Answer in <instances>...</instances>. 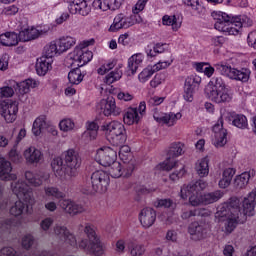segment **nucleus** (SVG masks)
Returning a JSON list of instances; mask_svg holds the SVG:
<instances>
[{"instance_id": "obj_1", "label": "nucleus", "mask_w": 256, "mask_h": 256, "mask_svg": "<svg viewBox=\"0 0 256 256\" xmlns=\"http://www.w3.org/2000/svg\"><path fill=\"white\" fill-rule=\"evenodd\" d=\"M78 230L84 231L87 239H82L77 243V238L75 235H73V233H71L67 227L61 225H56L54 227V235L57 237V239L63 243H66V245H70L71 247L78 246L79 249H82V251L88 255L101 256L105 253L103 243H101L99 236H97L94 225L86 223L85 226H83V224H80L78 226Z\"/></svg>"}, {"instance_id": "obj_2", "label": "nucleus", "mask_w": 256, "mask_h": 256, "mask_svg": "<svg viewBox=\"0 0 256 256\" xmlns=\"http://www.w3.org/2000/svg\"><path fill=\"white\" fill-rule=\"evenodd\" d=\"M95 43L94 39L83 41L76 46L74 51L70 53L69 60L70 65H76L77 68L72 69L68 73V81L72 85H79L81 81H83V73L81 72L80 67L87 65L91 59H93V52L89 50V45H93Z\"/></svg>"}, {"instance_id": "obj_3", "label": "nucleus", "mask_w": 256, "mask_h": 256, "mask_svg": "<svg viewBox=\"0 0 256 256\" xmlns=\"http://www.w3.org/2000/svg\"><path fill=\"white\" fill-rule=\"evenodd\" d=\"M215 217L218 221H226V232L233 233L237 225L241 223L239 219L241 217V210H239L237 197H231L228 202L219 205Z\"/></svg>"}, {"instance_id": "obj_4", "label": "nucleus", "mask_w": 256, "mask_h": 256, "mask_svg": "<svg viewBox=\"0 0 256 256\" xmlns=\"http://www.w3.org/2000/svg\"><path fill=\"white\" fill-rule=\"evenodd\" d=\"M205 95L214 103H230L233 95L229 93V88L225 80L220 76L212 77L205 88Z\"/></svg>"}, {"instance_id": "obj_5", "label": "nucleus", "mask_w": 256, "mask_h": 256, "mask_svg": "<svg viewBox=\"0 0 256 256\" xmlns=\"http://www.w3.org/2000/svg\"><path fill=\"white\" fill-rule=\"evenodd\" d=\"M44 195L48 199H56L59 201L61 209H63L69 215H78V213H83L85 211V207H83V205L73 202L69 199H65V193L60 191L58 187H44Z\"/></svg>"}, {"instance_id": "obj_6", "label": "nucleus", "mask_w": 256, "mask_h": 256, "mask_svg": "<svg viewBox=\"0 0 256 256\" xmlns=\"http://www.w3.org/2000/svg\"><path fill=\"white\" fill-rule=\"evenodd\" d=\"M101 129L102 131H106L107 141L114 147H121L127 142V130L121 122L112 121L105 123Z\"/></svg>"}, {"instance_id": "obj_7", "label": "nucleus", "mask_w": 256, "mask_h": 256, "mask_svg": "<svg viewBox=\"0 0 256 256\" xmlns=\"http://www.w3.org/2000/svg\"><path fill=\"white\" fill-rule=\"evenodd\" d=\"M212 17L215 19L214 27L217 31L227 33L229 35H239L241 31V22L237 19L224 12H214Z\"/></svg>"}, {"instance_id": "obj_8", "label": "nucleus", "mask_w": 256, "mask_h": 256, "mask_svg": "<svg viewBox=\"0 0 256 256\" xmlns=\"http://www.w3.org/2000/svg\"><path fill=\"white\" fill-rule=\"evenodd\" d=\"M207 189V182L205 180H198L196 182H191L189 185H184L180 190V197L184 201L188 199L193 207L201 205L203 203L201 196V191Z\"/></svg>"}, {"instance_id": "obj_9", "label": "nucleus", "mask_w": 256, "mask_h": 256, "mask_svg": "<svg viewBox=\"0 0 256 256\" xmlns=\"http://www.w3.org/2000/svg\"><path fill=\"white\" fill-rule=\"evenodd\" d=\"M216 71H219L221 75L228 77L229 79H233L234 81H241L242 83H247L249 78L251 77V70L248 68H233L229 64L226 63H218L215 64Z\"/></svg>"}, {"instance_id": "obj_10", "label": "nucleus", "mask_w": 256, "mask_h": 256, "mask_svg": "<svg viewBox=\"0 0 256 256\" xmlns=\"http://www.w3.org/2000/svg\"><path fill=\"white\" fill-rule=\"evenodd\" d=\"M183 149H185V144L181 142L172 143L168 150L166 160L156 166V169L171 171V169L179 167V162L175 159H177V157H181L182 153H185Z\"/></svg>"}, {"instance_id": "obj_11", "label": "nucleus", "mask_w": 256, "mask_h": 256, "mask_svg": "<svg viewBox=\"0 0 256 256\" xmlns=\"http://www.w3.org/2000/svg\"><path fill=\"white\" fill-rule=\"evenodd\" d=\"M88 183L91 185V188L88 189L89 193H105L109 187V183H111V178L107 172L97 170L92 173Z\"/></svg>"}, {"instance_id": "obj_12", "label": "nucleus", "mask_w": 256, "mask_h": 256, "mask_svg": "<svg viewBox=\"0 0 256 256\" xmlns=\"http://www.w3.org/2000/svg\"><path fill=\"white\" fill-rule=\"evenodd\" d=\"M137 163L135 159H131L128 162H124L123 169L121 168V163L119 162H113L109 167V175L113 177L114 179H119V177H131L133 175V171H135Z\"/></svg>"}, {"instance_id": "obj_13", "label": "nucleus", "mask_w": 256, "mask_h": 256, "mask_svg": "<svg viewBox=\"0 0 256 256\" xmlns=\"http://www.w3.org/2000/svg\"><path fill=\"white\" fill-rule=\"evenodd\" d=\"M64 163L68 171L69 179H73L77 175V169L81 167V156L73 149L64 152Z\"/></svg>"}, {"instance_id": "obj_14", "label": "nucleus", "mask_w": 256, "mask_h": 256, "mask_svg": "<svg viewBox=\"0 0 256 256\" xmlns=\"http://www.w3.org/2000/svg\"><path fill=\"white\" fill-rule=\"evenodd\" d=\"M11 187L14 195L17 196L18 199H22V201H25L28 205L35 203L33 190H31V187L25 181L13 182Z\"/></svg>"}, {"instance_id": "obj_15", "label": "nucleus", "mask_w": 256, "mask_h": 256, "mask_svg": "<svg viewBox=\"0 0 256 256\" xmlns=\"http://www.w3.org/2000/svg\"><path fill=\"white\" fill-rule=\"evenodd\" d=\"M136 23H139V20H137V15L127 16L121 13L115 16L109 31L110 33H117V31L121 29H129V27H133V25H136Z\"/></svg>"}, {"instance_id": "obj_16", "label": "nucleus", "mask_w": 256, "mask_h": 256, "mask_svg": "<svg viewBox=\"0 0 256 256\" xmlns=\"http://www.w3.org/2000/svg\"><path fill=\"white\" fill-rule=\"evenodd\" d=\"M239 201L238 209L240 211V217H253L255 215V205H256V192H250L243 199L237 198Z\"/></svg>"}, {"instance_id": "obj_17", "label": "nucleus", "mask_w": 256, "mask_h": 256, "mask_svg": "<svg viewBox=\"0 0 256 256\" xmlns=\"http://www.w3.org/2000/svg\"><path fill=\"white\" fill-rule=\"evenodd\" d=\"M68 3V11L72 15L87 17L91 13V0H64Z\"/></svg>"}, {"instance_id": "obj_18", "label": "nucleus", "mask_w": 256, "mask_h": 256, "mask_svg": "<svg viewBox=\"0 0 256 256\" xmlns=\"http://www.w3.org/2000/svg\"><path fill=\"white\" fill-rule=\"evenodd\" d=\"M96 161L102 167H111L113 163L117 162V152L111 147L104 146L97 150Z\"/></svg>"}, {"instance_id": "obj_19", "label": "nucleus", "mask_w": 256, "mask_h": 256, "mask_svg": "<svg viewBox=\"0 0 256 256\" xmlns=\"http://www.w3.org/2000/svg\"><path fill=\"white\" fill-rule=\"evenodd\" d=\"M97 108L101 110V113H103L105 117H109L111 115L117 117L118 115H121V108L117 107L113 96H109L107 99H102L97 105Z\"/></svg>"}, {"instance_id": "obj_20", "label": "nucleus", "mask_w": 256, "mask_h": 256, "mask_svg": "<svg viewBox=\"0 0 256 256\" xmlns=\"http://www.w3.org/2000/svg\"><path fill=\"white\" fill-rule=\"evenodd\" d=\"M47 128L49 133H51L53 137H57V135L59 134L57 128H55V126H50L47 121V116L42 115L36 118V120L34 121L32 126V132L36 137H39V135H41V133H43V131H45V129Z\"/></svg>"}, {"instance_id": "obj_21", "label": "nucleus", "mask_w": 256, "mask_h": 256, "mask_svg": "<svg viewBox=\"0 0 256 256\" xmlns=\"http://www.w3.org/2000/svg\"><path fill=\"white\" fill-rule=\"evenodd\" d=\"M214 133L213 145L215 147H225L227 145V129L223 128V118H219L213 126Z\"/></svg>"}, {"instance_id": "obj_22", "label": "nucleus", "mask_w": 256, "mask_h": 256, "mask_svg": "<svg viewBox=\"0 0 256 256\" xmlns=\"http://www.w3.org/2000/svg\"><path fill=\"white\" fill-rule=\"evenodd\" d=\"M18 111L19 107L17 106V102L9 100L8 102L0 104V113L2 117H4L6 123H13V121L17 119Z\"/></svg>"}, {"instance_id": "obj_23", "label": "nucleus", "mask_w": 256, "mask_h": 256, "mask_svg": "<svg viewBox=\"0 0 256 256\" xmlns=\"http://www.w3.org/2000/svg\"><path fill=\"white\" fill-rule=\"evenodd\" d=\"M201 83V77L199 76H190L187 77L184 83V94L183 97L185 101L191 103L193 101V95L195 93V89L199 87Z\"/></svg>"}, {"instance_id": "obj_24", "label": "nucleus", "mask_w": 256, "mask_h": 256, "mask_svg": "<svg viewBox=\"0 0 256 256\" xmlns=\"http://www.w3.org/2000/svg\"><path fill=\"white\" fill-rule=\"evenodd\" d=\"M139 221L144 229H149L157 221V212L153 208H144L139 214Z\"/></svg>"}, {"instance_id": "obj_25", "label": "nucleus", "mask_w": 256, "mask_h": 256, "mask_svg": "<svg viewBox=\"0 0 256 256\" xmlns=\"http://www.w3.org/2000/svg\"><path fill=\"white\" fill-rule=\"evenodd\" d=\"M51 167L56 177H59L61 181H71L69 178V172L67 171V166L63 163V158H54L51 162Z\"/></svg>"}, {"instance_id": "obj_26", "label": "nucleus", "mask_w": 256, "mask_h": 256, "mask_svg": "<svg viewBox=\"0 0 256 256\" xmlns=\"http://www.w3.org/2000/svg\"><path fill=\"white\" fill-rule=\"evenodd\" d=\"M123 5V0H94L92 7L101 11H117Z\"/></svg>"}, {"instance_id": "obj_27", "label": "nucleus", "mask_w": 256, "mask_h": 256, "mask_svg": "<svg viewBox=\"0 0 256 256\" xmlns=\"http://www.w3.org/2000/svg\"><path fill=\"white\" fill-rule=\"evenodd\" d=\"M188 233H190L194 241H201V239L207 237V226L199 224V222H193L188 227Z\"/></svg>"}, {"instance_id": "obj_28", "label": "nucleus", "mask_w": 256, "mask_h": 256, "mask_svg": "<svg viewBox=\"0 0 256 256\" xmlns=\"http://www.w3.org/2000/svg\"><path fill=\"white\" fill-rule=\"evenodd\" d=\"M181 113H163V114H154V119L157 123L162 125H167L168 127H173L181 119Z\"/></svg>"}, {"instance_id": "obj_29", "label": "nucleus", "mask_w": 256, "mask_h": 256, "mask_svg": "<svg viewBox=\"0 0 256 256\" xmlns=\"http://www.w3.org/2000/svg\"><path fill=\"white\" fill-rule=\"evenodd\" d=\"M13 167H11V162L7 161L5 158L0 157V179L2 181H15L17 175L11 174Z\"/></svg>"}, {"instance_id": "obj_30", "label": "nucleus", "mask_w": 256, "mask_h": 256, "mask_svg": "<svg viewBox=\"0 0 256 256\" xmlns=\"http://www.w3.org/2000/svg\"><path fill=\"white\" fill-rule=\"evenodd\" d=\"M253 177H255V170L243 172L236 176L234 180V187H236V189H245L247 185H249V179H253Z\"/></svg>"}, {"instance_id": "obj_31", "label": "nucleus", "mask_w": 256, "mask_h": 256, "mask_svg": "<svg viewBox=\"0 0 256 256\" xmlns=\"http://www.w3.org/2000/svg\"><path fill=\"white\" fill-rule=\"evenodd\" d=\"M53 63V59H47V57L41 56L36 60V73L40 77H44V75H47V72L49 69H51V64Z\"/></svg>"}, {"instance_id": "obj_32", "label": "nucleus", "mask_w": 256, "mask_h": 256, "mask_svg": "<svg viewBox=\"0 0 256 256\" xmlns=\"http://www.w3.org/2000/svg\"><path fill=\"white\" fill-rule=\"evenodd\" d=\"M26 180L30 185L34 187H39V185H43V181H47L49 179V174L40 172L38 174H33L31 171H27L25 173Z\"/></svg>"}, {"instance_id": "obj_33", "label": "nucleus", "mask_w": 256, "mask_h": 256, "mask_svg": "<svg viewBox=\"0 0 256 256\" xmlns=\"http://www.w3.org/2000/svg\"><path fill=\"white\" fill-rule=\"evenodd\" d=\"M24 157L27 163H41L43 161V153L35 147H29L24 151Z\"/></svg>"}, {"instance_id": "obj_34", "label": "nucleus", "mask_w": 256, "mask_h": 256, "mask_svg": "<svg viewBox=\"0 0 256 256\" xmlns=\"http://www.w3.org/2000/svg\"><path fill=\"white\" fill-rule=\"evenodd\" d=\"M41 33H43V30H38L36 28L24 29L19 32L18 41H22L23 43H26L27 41H33V39H37Z\"/></svg>"}, {"instance_id": "obj_35", "label": "nucleus", "mask_w": 256, "mask_h": 256, "mask_svg": "<svg viewBox=\"0 0 256 256\" xmlns=\"http://www.w3.org/2000/svg\"><path fill=\"white\" fill-rule=\"evenodd\" d=\"M76 43L77 39L71 36H64L60 38L58 41H56V45H58L59 55H61V53H65V51H69V49H71V47H74Z\"/></svg>"}, {"instance_id": "obj_36", "label": "nucleus", "mask_w": 256, "mask_h": 256, "mask_svg": "<svg viewBox=\"0 0 256 256\" xmlns=\"http://www.w3.org/2000/svg\"><path fill=\"white\" fill-rule=\"evenodd\" d=\"M0 41L4 47H13L19 44V36L15 32L0 34Z\"/></svg>"}, {"instance_id": "obj_37", "label": "nucleus", "mask_w": 256, "mask_h": 256, "mask_svg": "<svg viewBox=\"0 0 256 256\" xmlns=\"http://www.w3.org/2000/svg\"><path fill=\"white\" fill-rule=\"evenodd\" d=\"M37 85H38L37 81L29 78V79H26L25 81L17 83L16 91H18V93L20 95H25V94L29 93V91H31V89H35V87H37Z\"/></svg>"}, {"instance_id": "obj_38", "label": "nucleus", "mask_w": 256, "mask_h": 256, "mask_svg": "<svg viewBox=\"0 0 256 256\" xmlns=\"http://www.w3.org/2000/svg\"><path fill=\"white\" fill-rule=\"evenodd\" d=\"M123 119L126 125H133L134 123H139V111L137 110V108H129L123 114Z\"/></svg>"}, {"instance_id": "obj_39", "label": "nucleus", "mask_w": 256, "mask_h": 256, "mask_svg": "<svg viewBox=\"0 0 256 256\" xmlns=\"http://www.w3.org/2000/svg\"><path fill=\"white\" fill-rule=\"evenodd\" d=\"M229 121H231L232 125H234V127H237L238 129H247L249 125L247 122V117L242 114L232 113L230 115Z\"/></svg>"}, {"instance_id": "obj_40", "label": "nucleus", "mask_w": 256, "mask_h": 256, "mask_svg": "<svg viewBox=\"0 0 256 256\" xmlns=\"http://www.w3.org/2000/svg\"><path fill=\"white\" fill-rule=\"evenodd\" d=\"M86 127L87 129L82 134V137L84 139H89L90 141H93V139H97L99 124H97L96 122H88Z\"/></svg>"}, {"instance_id": "obj_41", "label": "nucleus", "mask_w": 256, "mask_h": 256, "mask_svg": "<svg viewBox=\"0 0 256 256\" xmlns=\"http://www.w3.org/2000/svg\"><path fill=\"white\" fill-rule=\"evenodd\" d=\"M222 197L223 192L221 190L206 193L202 195V203L203 205H211V203H217Z\"/></svg>"}, {"instance_id": "obj_42", "label": "nucleus", "mask_w": 256, "mask_h": 256, "mask_svg": "<svg viewBox=\"0 0 256 256\" xmlns=\"http://www.w3.org/2000/svg\"><path fill=\"white\" fill-rule=\"evenodd\" d=\"M24 213H27V204H25L23 201H16L11 207H10V215L13 217H21V215H24Z\"/></svg>"}, {"instance_id": "obj_43", "label": "nucleus", "mask_w": 256, "mask_h": 256, "mask_svg": "<svg viewBox=\"0 0 256 256\" xmlns=\"http://www.w3.org/2000/svg\"><path fill=\"white\" fill-rule=\"evenodd\" d=\"M209 212L203 208H197L194 210H185L181 214L182 219H191V217H207Z\"/></svg>"}, {"instance_id": "obj_44", "label": "nucleus", "mask_w": 256, "mask_h": 256, "mask_svg": "<svg viewBox=\"0 0 256 256\" xmlns=\"http://www.w3.org/2000/svg\"><path fill=\"white\" fill-rule=\"evenodd\" d=\"M143 63V54L138 53L133 56H131L128 60V68L134 75V73H137V69H139V65Z\"/></svg>"}, {"instance_id": "obj_45", "label": "nucleus", "mask_w": 256, "mask_h": 256, "mask_svg": "<svg viewBox=\"0 0 256 256\" xmlns=\"http://www.w3.org/2000/svg\"><path fill=\"white\" fill-rule=\"evenodd\" d=\"M195 171L200 177H207L209 175V160L207 158L201 159L196 163Z\"/></svg>"}, {"instance_id": "obj_46", "label": "nucleus", "mask_w": 256, "mask_h": 256, "mask_svg": "<svg viewBox=\"0 0 256 256\" xmlns=\"http://www.w3.org/2000/svg\"><path fill=\"white\" fill-rule=\"evenodd\" d=\"M154 73H157V66H148L138 75V79L141 83H147Z\"/></svg>"}, {"instance_id": "obj_47", "label": "nucleus", "mask_w": 256, "mask_h": 256, "mask_svg": "<svg viewBox=\"0 0 256 256\" xmlns=\"http://www.w3.org/2000/svg\"><path fill=\"white\" fill-rule=\"evenodd\" d=\"M57 53L59 54V46L57 45V42H51L45 46L42 57H46L48 60L53 59Z\"/></svg>"}, {"instance_id": "obj_48", "label": "nucleus", "mask_w": 256, "mask_h": 256, "mask_svg": "<svg viewBox=\"0 0 256 256\" xmlns=\"http://www.w3.org/2000/svg\"><path fill=\"white\" fill-rule=\"evenodd\" d=\"M162 25L171 26L173 31H178L181 28V23L177 22V17L175 15H164L162 18Z\"/></svg>"}, {"instance_id": "obj_49", "label": "nucleus", "mask_w": 256, "mask_h": 256, "mask_svg": "<svg viewBox=\"0 0 256 256\" xmlns=\"http://www.w3.org/2000/svg\"><path fill=\"white\" fill-rule=\"evenodd\" d=\"M121 77H123V72H121L119 68H116L115 71H112L105 76L104 83H106V85H112L115 81H119Z\"/></svg>"}, {"instance_id": "obj_50", "label": "nucleus", "mask_w": 256, "mask_h": 256, "mask_svg": "<svg viewBox=\"0 0 256 256\" xmlns=\"http://www.w3.org/2000/svg\"><path fill=\"white\" fill-rule=\"evenodd\" d=\"M182 1L184 5H186L187 7H191V9L195 11V13H197L198 15H201V13L205 11V8H203V6L199 3V0H182Z\"/></svg>"}, {"instance_id": "obj_51", "label": "nucleus", "mask_w": 256, "mask_h": 256, "mask_svg": "<svg viewBox=\"0 0 256 256\" xmlns=\"http://www.w3.org/2000/svg\"><path fill=\"white\" fill-rule=\"evenodd\" d=\"M59 127L60 131H73V129H75V122H73V120L71 119H63L62 121H60Z\"/></svg>"}, {"instance_id": "obj_52", "label": "nucleus", "mask_w": 256, "mask_h": 256, "mask_svg": "<svg viewBox=\"0 0 256 256\" xmlns=\"http://www.w3.org/2000/svg\"><path fill=\"white\" fill-rule=\"evenodd\" d=\"M13 225H15V219L13 218L0 220V235L1 233H5V231H9Z\"/></svg>"}, {"instance_id": "obj_53", "label": "nucleus", "mask_w": 256, "mask_h": 256, "mask_svg": "<svg viewBox=\"0 0 256 256\" xmlns=\"http://www.w3.org/2000/svg\"><path fill=\"white\" fill-rule=\"evenodd\" d=\"M35 245V237L31 234H26L22 237V247L24 249H31Z\"/></svg>"}, {"instance_id": "obj_54", "label": "nucleus", "mask_w": 256, "mask_h": 256, "mask_svg": "<svg viewBox=\"0 0 256 256\" xmlns=\"http://www.w3.org/2000/svg\"><path fill=\"white\" fill-rule=\"evenodd\" d=\"M163 81H165V73H158L150 81V86H152L155 89L156 87H159V85H161Z\"/></svg>"}, {"instance_id": "obj_55", "label": "nucleus", "mask_w": 256, "mask_h": 256, "mask_svg": "<svg viewBox=\"0 0 256 256\" xmlns=\"http://www.w3.org/2000/svg\"><path fill=\"white\" fill-rule=\"evenodd\" d=\"M130 253L132 256H141L143 253H145V246L134 244L130 248Z\"/></svg>"}, {"instance_id": "obj_56", "label": "nucleus", "mask_w": 256, "mask_h": 256, "mask_svg": "<svg viewBox=\"0 0 256 256\" xmlns=\"http://www.w3.org/2000/svg\"><path fill=\"white\" fill-rule=\"evenodd\" d=\"M235 19L238 23L241 24V28L253 27V20L247 16H242V17L236 16Z\"/></svg>"}, {"instance_id": "obj_57", "label": "nucleus", "mask_w": 256, "mask_h": 256, "mask_svg": "<svg viewBox=\"0 0 256 256\" xmlns=\"http://www.w3.org/2000/svg\"><path fill=\"white\" fill-rule=\"evenodd\" d=\"M13 95H15L13 88L9 86L0 88V99H4L5 97H13Z\"/></svg>"}, {"instance_id": "obj_58", "label": "nucleus", "mask_w": 256, "mask_h": 256, "mask_svg": "<svg viewBox=\"0 0 256 256\" xmlns=\"http://www.w3.org/2000/svg\"><path fill=\"white\" fill-rule=\"evenodd\" d=\"M155 207H164L165 209H169L173 205V201L171 199H160L154 203Z\"/></svg>"}, {"instance_id": "obj_59", "label": "nucleus", "mask_w": 256, "mask_h": 256, "mask_svg": "<svg viewBox=\"0 0 256 256\" xmlns=\"http://www.w3.org/2000/svg\"><path fill=\"white\" fill-rule=\"evenodd\" d=\"M185 175V167H181L179 171H175L172 174H170L171 181H178V179H181Z\"/></svg>"}, {"instance_id": "obj_60", "label": "nucleus", "mask_w": 256, "mask_h": 256, "mask_svg": "<svg viewBox=\"0 0 256 256\" xmlns=\"http://www.w3.org/2000/svg\"><path fill=\"white\" fill-rule=\"evenodd\" d=\"M51 225H53V218H45L40 222V227L43 231H49Z\"/></svg>"}, {"instance_id": "obj_61", "label": "nucleus", "mask_w": 256, "mask_h": 256, "mask_svg": "<svg viewBox=\"0 0 256 256\" xmlns=\"http://www.w3.org/2000/svg\"><path fill=\"white\" fill-rule=\"evenodd\" d=\"M235 175V169L233 168H226L223 171L222 177L228 181H233V176Z\"/></svg>"}, {"instance_id": "obj_62", "label": "nucleus", "mask_w": 256, "mask_h": 256, "mask_svg": "<svg viewBox=\"0 0 256 256\" xmlns=\"http://www.w3.org/2000/svg\"><path fill=\"white\" fill-rule=\"evenodd\" d=\"M9 159L13 161V163H19L21 161V155L15 149H11L9 152Z\"/></svg>"}, {"instance_id": "obj_63", "label": "nucleus", "mask_w": 256, "mask_h": 256, "mask_svg": "<svg viewBox=\"0 0 256 256\" xmlns=\"http://www.w3.org/2000/svg\"><path fill=\"white\" fill-rule=\"evenodd\" d=\"M145 5H147V0H139L135 5V9L133 10L134 15H137V13L143 11L145 9Z\"/></svg>"}, {"instance_id": "obj_64", "label": "nucleus", "mask_w": 256, "mask_h": 256, "mask_svg": "<svg viewBox=\"0 0 256 256\" xmlns=\"http://www.w3.org/2000/svg\"><path fill=\"white\" fill-rule=\"evenodd\" d=\"M165 101V97L154 96L148 100V104L152 106L161 105Z\"/></svg>"}]
</instances>
